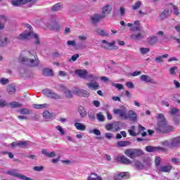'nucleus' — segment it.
<instances>
[{"label": "nucleus", "instance_id": "obj_3", "mask_svg": "<svg viewBox=\"0 0 180 180\" xmlns=\"http://www.w3.org/2000/svg\"><path fill=\"white\" fill-rule=\"evenodd\" d=\"M26 57L22 58V61L29 63L30 67H37L39 65V60L36 53H31L30 51H27Z\"/></svg>", "mask_w": 180, "mask_h": 180}, {"label": "nucleus", "instance_id": "obj_7", "mask_svg": "<svg viewBox=\"0 0 180 180\" xmlns=\"http://www.w3.org/2000/svg\"><path fill=\"white\" fill-rule=\"evenodd\" d=\"M37 2V0H12L11 5L13 6H23L27 4H32L34 5Z\"/></svg>", "mask_w": 180, "mask_h": 180}, {"label": "nucleus", "instance_id": "obj_20", "mask_svg": "<svg viewBox=\"0 0 180 180\" xmlns=\"http://www.w3.org/2000/svg\"><path fill=\"white\" fill-rule=\"evenodd\" d=\"M141 81H143L144 82H149L150 84H155V82L154 79H151L148 75H142L140 77Z\"/></svg>", "mask_w": 180, "mask_h": 180}, {"label": "nucleus", "instance_id": "obj_15", "mask_svg": "<svg viewBox=\"0 0 180 180\" xmlns=\"http://www.w3.org/2000/svg\"><path fill=\"white\" fill-rule=\"evenodd\" d=\"M112 6L109 4L104 6L102 8L101 15L105 16V18H107L108 15H110L112 12Z\"/></svg>", "mask_w": 180, "mask_h": 180}, {"label": "nucleus", "instance_id": "obj_55", "mask_svg": "<svg viewBox=\"0 0 180 180\" xmlns=\"http://www.w3.org/2000/svg\"><path fill=\"white\" fill-rule=\"evenodd\" d=\"M177 67L176 66H174L172 68H170L169 71H170V74L172 75H175L176 72L175 70H177Z\"/></svg>", "mask_w": 180, "mask_h": 180}, {"label": "nucleus", "instance_id": "obj_49", "mask_svg": "<svg viewBox=\"0 0 180 180\" xmlns=\"http://www.w3.org/2000/svg\"><path fill=\"white\" fill-rule=\"evenodd\" d=\"M56 128L57 130H58V131H60V133L62 136H64V134H65V131H64L63 127H61V126L58 125L57 127H56Z\"/></svg>", "mask_w": 180, "mask_h": 180}, {"label": "nucleus", "instance_id": "obj_46", "mask_svg": "<svg viewBox=\"0 0 180 180\" xmlns=\"http://www.w3.org/2000/svg\"><path fill=\"white\" fill-rule=\"evenodd\" d=\"M155 164L156 167H160L161 165V158L158 156L155 157Z\"/></svg>", "mask_w": 180, "mask_h": 180}, {"label": "nucleus", "instance_id": "obj_12", "mask_svg": "<svg viewBox=\"0 0 180 180\" xmlns=\"http://www.w3.org/2000/svg\"><path fill=\"white\" fill-rule=\"evenodd\" d=\"M117 160L121 164H124V165H130L131 164H133V162L124 155L117 157Z\"/></svg>", "mask_w": 180, "mask_h": 180}, {"label": "nucleus", "instance_id": "obj_8", "mask_svg": "<svg viewBox=\"0 0 180 180\" xmlns=\"http://www.w3.org/2000/svg\"><path fill=\"white\" fill-rule=\"evenodd\" d=\"M132 167L136 169H144V168L150 167V162L148 160H143V162L140 160H135Z\"/></svg>", "mask_w": 180, "mask_h": 180}, {"label": "nucleus", "instance_id": "obj_56", "mask_svg": "<svg viewBox=\"0 0 180 180\" xmlns=\"http://www.w3.org/2000/svg\"><path fill=\"white\" fill-rule=\"evenodd\" d=\"M113 124H108L105 126V129L106 130H108V131H110V130H112V129H113Z\"/></svg>", "mask_w": 180, "mask_h": 180}, {"label": "nucleus", "instance_id": "obj_27", "mask_svg": "<svg viewBox=\"0 0 180 180\" xmlns=\"http://www.w3.org/2000/svg\"><path fill=\"white\" fill-rule=\"evenodd\" d=\"M43 75H45V77H53L54 73L53 72V70L45 68L43 70Z\"/></svg>", "mask_w": 180, "mask_h": 180}, {"label": "nucleus", "instance_id": "obj_39", "mask_svg": "<svg viewBox=\"0 0 180 180\" xmlns=\"http://www.w3.org/2000/svg\"><path fill=\"white\" fill-rule=\"evenodd\" d=\"M168 54L166 53L165 55H162L161 56L157 57L155 58V61H157L158 63H163L162 58H168Z\"/></svg>", "mask_w": 180, "mask_h": 180}, {"label": "nucleus", "instance_id": "obj_6", "mask_svg": "<svg viewBox=\"0 0 180 180\" xmlns=\"http://www.w3.org/2000/svg\"><path fill=\"white\" fill-rule=\"evenodd\" d=\"M11 106L12 109H15L16 108H22L23 106V104L16 102V101H13L11 103H6L5 100L0 99V108H5V106Z\"/></svg>", "mask_w": 180, "mask_h": 180}, {"label": "nucleus", "instance_id": "obj_24", "mask_svg": "<svg viewBox=\"0 0 180 180\" xmlns=\"http://www.w3.org/2000/svg\"><path fill=\"white\" fill-rule=\"evenodd\" d=\"M63 8H64V5L61 3H58L53 6L51 11H53V12H57V11H61Z\"/></svg>", "mask_w": 180, "mask_h": 180}, {"label": "nucleus", "instance_id": "obj_9", "mask_svg": "<svg viewBox=\"0 0 180 180\" xmlns=\"http://www.w3.org/2000/svg\"><path fill=\"white\" fill-rule=\"evenodd\" d=\"M42 94L46 95L48 98H51V99H61V96L56 94L54 91L49 89L42 90Z\"/></svg>", "mask_w": 180, "mask_h": 180}, {"label": "nucleus", "instance_id": "obj_25", "mask_svg": "<svg viewBox=\"0 0 180 180\" xmlns=\"http://www.w3.org/2000/svg\"><path fill=\"white\" fill-rule=\"evenodd\" d=\"M172 170V165H171L162 166L160 167L161 172H168V173H169V172H171Z\"/></svg>", "mask_w": 180, "mask_h": 180}, {"label": "nucleus", "instance_id": "obj_22", "mask_svg": "<svg viewBox=\"0 0 180 180\" xmlns=\"http://www.w3.org/2000/svg\"><path fill=\"white\" fill-rule=\"evenodd\" d=\"M86 85L91 91H96V89H99V84L97 82L94 83H87Z\"/></svg>", "mask_w": 180, "mask_h": 180}, {"label": "nucleus", "instance_id": "obj_38", "mask_svg": "<svg viewBox=\"0 0 180 180\" xmlns=\"http://www.w3.org/2000/svg\"><path fill=\"white\" fill-rule=\"evenodd\" d=\"M130 37L132 40H140V39H143V37L142 33H138L136 34H131Z\"/></svg>", "mask_w": 180, "mask_h": 180}, {"label": "nucleus", "instance_id": "obj_30", "mask_svg": "<svg viewBox=\"0 0 180 180\" xmlns=\"http://www.w3.org/2000/svg\"><path fill=\"white\" fill-rule=\"evenodd\" d=\"M32 108H34V109H46V108H49V104H47V103L34 104L32 105Z\"/></svg>", "mask_w": 180, "mask_h": 180}, {"label": "nucleus", "instance_id": "obj_61", "mask_svg": "<svg viewBox=\"0 0 180 180\" xmlns=\"http://www.w3.org/2000/svg\"><path fill=\"white\" fill-rule=\"evenodd\" d=\"M126 86H127V88L131 89V88H134V85L133 84V82H127L126 83Z\"/></svg>", "mask_w": 180, "mask_h": 180}, {"label": "nucleus", "instance_id": "obj_17", "mask_svg": "<svg viewBox=\"0 0 180 180\" xmlns=\"http://www.w3.org/2000/svg\"><path fill=\"white\" fill-rule=\"evenodd\" d=\"M114 115H118L120 117H122V119H126V115L127 113V111L126 109H114L113 110Z\"/></svg>", "mask_w": 180, "mask_h": 180}, {"label": "nucleus", "instance_id": "obj_29", "mask_svg": "<svg viewBox=\"0 0 180 180\" xmlns=\"http://www.w3.org/2000/svg\"><path fill=\"white\" fill-rule=\"evenodd\" d=\"M6 44H8V38L4 35L0 36V47H4Z\"/></svg>", "mask_w": 180, "mask_h": 180}, {"label": "nucleus", "instance_id": "obj_33", "mask_svg": "<svg viewBox=\"0 0 180 180\" xmlns=\"http://www.w3.org/2000/svg\"><path fill=\"white\" fill-rule=\"evenodd\" d=\"M87 180H102V178L98 176L96 173H91V176H88Z\"/></svg>", "mask_w": 180, "mask_h": 180}, {"label": "nucleus", "instance_id": "obj_26", "mask_svg": "<svg viewBox=\"0 0 180 180\" xmlns=\"http://www.w3.org/2000/svg\"><path fill=\"white\" fill-rule=\"evenodd\" d=\"M180 144V136L173 138L171 141V146L172 147H178Z\"/></svg>", "mask_w": 180, "mask_h": 180}, {"label": "nucleus", "instance_id": "obj_28", "mask_svg": "<svg viewBox=\"0 0 180 180\" xmlns=\"http://www.w3.org/2000/svg\"><path fill=\"white\" fill-rule=\"evenodd\" d=\"M96 33H97V34H98L99 36H102L103 37H109V34L106 32V31L101 30L99 28L96 30Z\"/></svg>", "mask_w": 180, "mask_h": 180}, {"label": "nucleus", "instance_id": "obj_63", "mask_svg": "<svg viewBox=\"0 0 180 180\" xmlns=\"http://www.w3.org/2000/svg\"><path fill=\"white\" fill-rule=\"evenodd\" d=\"M130 30H131V32H136V30L140 31V27L135 26V27H131Z\"/></svg>", "mask_w": 180, "mask_h": 180}, {"label": "nucleus", "instance_id": "obj_13", "mask_svg": "<svg viewBox=\"0 0 180 180\" xmlns=\"http://www.w3.org/2000/svg\"><path fill=\"white\" fill-rule=\"evenodd\" d=\"M129 119L131 122H137V113L133 110H129L125 115V120Z\"/></svg>", "mask_w": 180, "mask_h": 180}, {"label": "nucleus", "instance_id": "obj_19", "mask_svg": "<svg viewBox=\"0 0 180 180\" xmlns=\"http://www.w3.org/2000/svg\"><path fill=\"white\" fill-rule=\"evenodd\" d=\"M91 22L94 25L95 23H98L100 20H102V19H105V15H102V14H94L91 18Z\"/></svg>", "mask_w": 180, "mask_h": 180}, {"label": "nucleus", "instance_id": "obj_47", "mask_svg": "<svg viewBox=\"0 0 180 180\" xmlns=\"http://www.w3.org/2000/svg\"><path fill=\"white\" fill-rule=\"evenodd\" d=\"M64 94L66 96V98H72V93L71 91L66 89L64 91Z\"/></svg>", "mask_w": 180, "mask_h": 180}, {"label": "nucleus", "instance_id": "obj_16", "mask_svg": "<svg viewBox=\"0 0 180 180\" xmlns=\"http://www.w3.org/2000/svg\"><path fill=\"white\" fill-rule=\"evenodd\" d=\"M129 178H130V173L129 172H121L114 176L115 180L129 179Z\"/></svg>", "mask_w": 180, "mask_h": 180}, {"label": "nucleus", "instance_id": "obj_2", "mask_svg": "<svg viewBox=\"0 0 180 180\" xmlns=\"http://www.w3.org/2000/svg\"><path fill=\"white\" fill-rule=\"evenodd\" d=\"M26 27L30 30V32L24 31L23 33L20 34L17 39L18 40H30V39H33L34 37L35 39V44H40V39H39V35L37 34H34L33 32V27L32 25L27 24Z\"/></svg>", "mask_w": 180, "mask_h": 180}, {"label": "nucleus", "instance_id": "obj_5", "mask_svg": "<svg viewBox=\"0 0 180 180\" xmlns=\"http://www.w3.org/2000/svg\"><path fill=\"white\" fill-rule=\"evenodd\" d=\"M4 174H6L7 175H11V176H14L15 178H19L20 179L22 180H33L30 177H27L25 175L20 174L19 172H18V170L15 169L8 170L7 172H4Z\"/></svg>", "mask_w": 180, "mask_h": 180}, {"label": "nucleus", "instance_id": "obj_35", "mask_svg": "<svg viewBox=\"0 0 180 180\" xmlns=\"http://www.w3.org/2000/svg\"><path fill=\"white\" fill-rule=\"evenodd\" d=\"M160 19L162 20L167 19V18L169 16V9L164 10L162 13L160 15Z\"/></svg>", "mask_w": 180, "mask_h": 180}, {"label": "nucleus", "instance_id": "obj_58", "mask_svg": "<svg viewBox=\"0 0 180 180\" xmlns=\"http://www.w3.org/2000/svg\"><path fill=\"white\" fill-rule=\"evenodd\" d=\"M93 105L96 106V108H99L101 106V102L98 100L93 101Z\"/></svg>", "mask_w": 180, "mask_h": 180}, {"label": "nucleus", "instance_id": "obj_32", "mask_svg": "<svg viewBox=\"0 0 180 180\" xmlns=\"http://www.w3.org/2000/svg\"><path fill=\"white\" fill-rule=\"evenodd\" d=\"M78 112L79 113L82 117H84L86 115V111L85 110V108L82 105H79L78 108Z\"/></svg>", "mask_w": 180, "mask_h": 180}, {"label": "nucleus", "instance_id": "obj_14", "mask_svg": "<svg viewBox=\"0 0 180 180\" xmlns=\"http://www.w3.org/2000/svg\"><path fill=\"white\" fill-rule=\"evenodd\" d=\"M75 74L79 77V78H82L83 79H86V77H88V71L86 70H81L78 69L75 71Z\"/></svg>", "mask_w": 180, "mask_h": 180}, {"label": "nucleus", "instance_id": "obj_52", "mask_svg": "<svg viewBox=\"0 0 180 180\" xmlns=\"http://www.w3.org/2000/svg\"><path fill=\"white\" fill-rule=\"evenodd\" d=\"M96 78H97L96 76L92 74L88 75V72H87L86 79H89L90 81H94V79H96Z\"/></svg>", "mask_w": 180, "mask_h": 180}, {"label": "nucleus", "instance_id": "obj_43", "mask_svg": "<svg viewBox=\"0 0 180 180\" xmlns=\"http://www.w3.org/2000/svg\"><path fill=\"white\" fill-rule=\"evenodd\" d=\"M88 115L90 120H95V112L92 110L89 111Z\"/></svg>", "mask_w": 180, "mask_h": 180}, {"label": "nucleus", "instance_id": "obj_18", "mask_svg": "<svg viewBox=\"0 0 180 180\" xmlns=\"http://www.w3.org/2000/svg\"><path fill=\"white\" fill-rule=\"evenodd\" d=\"M146 151L148 153H155V151H165V148H162V147H157V146H148L146 147Z\"/></svg>", "mask_w": 180, "mask_h": 180}, {"label": "nucleus", "instance_id": "obj_57", "mask_svg": "<svg viewBox=\"0 0 180 180\" xmlns=\"http://www.w3.org/2000/svg\"><path fill=\"white\" fill-rule=\"evenodd\" d=\"M130 136H132V137H136V136H137L139 134L134 132V131L133 129H129L128 130Z\"/></svg>", "mask_w": 180, "mask_h": 180}, {"label": "nucleus", "instance_id": "obj_45", "mask_svg": "<svg viewBox=\"0 0 180 180\" xmlns=\"http://www.w3.org/2000/svg\"><path fill=\"white\" fill-rule=\"evenodd\" d=\"M66 44H68V46H71L72 47H77V42L75 40L67 41Z\"/></svg>", "mask_w": 180, "mask_h": 180}, {"label": "nucleus", "instance_id": "obj_44", "mask_svg": "<svg viewBox=\"0 0 180 180\" xmlns=\"http://www.w3.org/2000/svg\"><path fill=\"white\" fill-rule=\"evenodd\" d=\"M97 119H98V120H99V122L105 121V117L103 116V114H102V112H98L97 114Z\"/></svg>", "mask_w": 180, "mask_h": 180}, {"label": "nucleus", "instance_id": "obj_59", "mask_svg": "<svg viewBox=\"0 0 180 180\" xmlns=\"http://www.w3.org/2000/svg\"><path fill=\"white\" fill-rule=\"evenodd\" d=\"M43 116H44V117H46V119H49V117H50V112L44 111L43 112Z\"/></svg>", "mask_w": 180, "mask_h": 180}, {"label": "nucleus", "instance_id": "obj_23", "mask_svg": "<svg viewBox=\"0 0 180 180\" xmlns=\"http://www.w3.org/2000/svg\"><path fill=\"white\" fill-rule=\"evenodd\" d=\"M158 41V38L156 36H152L147 39V42L150 46H154Z\"/></svg>", "mask_w": 180, "mask_h": 180}, {"label": "nucleus", "instance_id": "obj_53", "mask_svg": "<svg viewBox=\"0 0 180 180\" xmlns=\"http://www.w3.org/2000/svg\"><path fill=\"white\" fill-rule=\"evenodd\" d=\"M173 11L176 16H178L179 15V11L178 10V7L176 6L173 5Z\"/></svg>", "mask_w": 180, "mask_h": 180}, {"label": "nucleus", "instance_id": "obj_62", "mask_svg": "<svg viewBox=\"0 0 180 180\" xmlns=\"http://www.w3.org/2000/svg\"><path fill=\"white\" fill-rule=\"evenodd\" d=\"M73 94H75V95H77L78 96H79V94H81V90H79V89L76 88L73 91Z\"/></svg>", "mask_w": 180, "mask_h": 180}, {"label": "nucleus", "instance_id": "obj_10", "mask_svg": "<svg viewBox=\"0 0 180 180\" xmlns=\"http://www.w3.org/2000/svg\"><path fill=\"white\" fill-rule=\"evenodd\" d=\"M101 43L105 44L103 46V49L105 50H117L119 47L116 46V41H112L111 42H108L106 40L103 39L101 41Z\"/></svg>", "mask_w": 180, "mask_h": 180}, {"label": "nucleus", "instance_id": "obj_50", "mask_svg": "<svg viewBox=\"0 0 180 180\" xmlns=\"http://www.w3.org/2000/svg\"><path fill=\"white\" fill-rule=\"evenodd\" d=\"M34 171H37L38 172H40L41 171H43L44 169V167L43 166H35L33 167Z\"/></svg>", "mask_w": 180, "mask_h": 180}, {"label": "nucleus", "instance_id": "obj_42", "mask_svg": "<svg viewBox=\"0 0 180 180\" xmlns=\"http://www.w3.org/2000/svg\"><path fill=\"white\" fill-rule=\"evenodd\" d=\"M141 6V1H137L134 5L131 6V8L133 11H137L138 9H140Z\"/></svg>", "mask_w": 180, "mask_h": 180}, {"label": "nucleus", "instance_id": "obj_1", "mask_svg": "<svg viewBox=\"0 0 180 180\" xmlns=\"http://www.w3.org/2000/svg\"><path fill=\"white\" fill-rule=\"evenodd\" d=\"M158 123L155 127V130L157 133L167 134L174 131V127L169 125L165 119V117L162 114L158 115Z\"/></svg>", "mask_w": 180, "mask_h": 180}, {"label": "nucleus", "instance_id": "obj_41", "mask_svg": "<svg viewBox=\"0 0 180 180\" xmlns=\"http://www.w3.org/2000/svg\"><path fill=\"white\" fill-rule=\"evenodd\" d=\"M89 92L86 90H80L79 96H82L83 98H88L89 96Z\"/></svg>", "mask_w": 180, "mask_h": 180}, {"label": "nucleus", "instance_id": "obj_36", "mask_svg": "<svg viewBox=\"0 0 180 180\" xmlns=\"http://www.w3.org/2000/svg\"><path fill=\"white\" fill-rule=\"evenodd\" d=\"M7 92L9 95H13V94L16 93V88L12 85H8L7 87Z\"/></svg>", "mask_w": 180, "mask_h": 180}, {"label": "nucleus", "instance_id": "obj_34", "mask_svg": "<svg viewBox=\"0 0 180 180\" xmlns=\"http://www.w3.org/2000/svg\"><path fill=\"white\" fill-rule=\"evenodd\" d=\"M75 127H76V129L77 130H80L82 131H84V130H85V129H86V126H85L79 122L75 123Z\"/></svg>", "mask_w": 180, "mask_h": 180}, {"label": "nucleus", "instance_id": "obj_40", "mask_svg": "<svg viewBox=\"0 0 180 180\" xmlns=\"http://www.w3.org/2000/svg\"><path fill=\"white\" fill-rule=\"evenodd\" d=\"M19 113L21 115H29L30 113V110L28 108H20L18 110Z\"/></svg>", "mask_w": 180, "mask_h": 180}, {"label": "nucleus", "instance_id": "obj_21", "mask_svg": "<svg viewBox=\"0 0 180 180\" xmlns=\"http://www.w3.org/2000/svg\"><path fill=\"white\" fill-rule=\"evenodd\" d=\"M41 154H43V155H45V157H47L48 158H54V157H56V152L51 151L49 153L47 151V149H42Z\"/></svg>", "mask_w": 180, "mask_h": 180}, {"label": "nucleus", "instance_id": "obj_60", "mask_svg": "<svg viewBox=\"0 0 180 180\" xmlns=\"http://www.w3.org/2000/svg\"><path fill=\"white\" fill-rule=\"evenodd\" d=\"M79 58V54L77 53L72 56V61H77V59Z\"/></svg>", "mask_w": 180, "mask_h": 180}, {"label": "nucleus", "instance_id": "obj_51", "mask_svg": "<svg viewBox=\"0 0 180 180\" xmlns=\"http://www.w3.org/2000/svg\"><path fill=\"white\" fill-rule=\"evenodd\" d=\"M140 51L141 54H147V53H150V49L148 48H141Z\"/></svg>", "mask_w": 180, "mask_h": 180}, {"label": "nucleus", "instance_id": "obj_31", "mask_svg": "<svg viewBox=\"0 0 180 180\" xmlns=\"http://www.w3.org/2000/svg\"><path fill=\"white\" fill-rule=\"evenodd\" d=\"M131 143L129 141H121L117 142L118 147H127Z\"/></svg>", "mask_w": 180, "mask_h": 180}, {"label": "nucleus", "instance_id": "obj_48", "mask_svg": "<svg viewBox=\"0 0 180 180\" xmlns=\"http://www.w3.org/2000/svg\"><path fill=\"white\" fill-rule=\"evenodd\" d=\"M18 147H26L27 146V141H20L18 142Z\"/></svg>", "mask_w": 180, "mask_h": 180}, {"label": "nucleus", "instance_id": "obj_4", "mask_svg": "<svg viewBox=\"0 0 180 180\" xmlns=\"http://www.w3.org/2000/svg\"><path fill=\"white\" fill-rule=\"evenodd\" d=\"M124 154L129 158H137L139 157H141V155H144V152L141 149L137 148H128L124 150Z\"/></svg>", "mask_w": 180, "mask_h": 180}, {"label": "nucleus", "instance_id": "obj_11", "mask_svg": "<svg viewBox=\"0 0 180 180\" xmlns=\"http://www.w3.org/2000/svg\"><path fill=\"white\" fill-rule=\"evenodd\" d=\"M170 115L173 116V121L174 123L178 124L179 122H178V119L179 118L180 114H179V109L177 108H172L169 111Z\"/></svg>", "mask_w": 180, "mask_h": 180}, {"label": "nucleus", "instance_id": "obj_54", "mask_svg": "<svg viewBox=\"0 0 180 180\" xmlns=\"http://www.w3.org/2000/svg\"><path fill=\"white\" fill-rule=\"evenodd\" d=\"M1 84H2V85H6V84H9V79H5V78H2L0 80Z\"/></svg>", "mask_w": 180, "mask_h": 180}, {"label": "nucleus", "instance_id": "obj_64", "mask_svg": "<svg viewBox=\"0 0 180 180\" xmlns=\"http://www.w3.org/2000/svg\"><path fill=\"white\" fill-rule=\"evenodd\" d=\"M115 86L117 89H123V84H115Z\"/></svg>", "mask_w": 180, "mask_h": 180}, {"label": "nucleus", "instance_id": "obj_37", "mask_svg": "<svg viewBox=\"0 0 180 180\" xmlns=\"http://www.w3.org/2000/svg\"><path fill=\"white\" fill-rule=\"evenodd\" d=\"M51 27H52V29H53L54 30H60V29H61V26L56 20L52 22Z\"/></svg>", "mask_w": 180, "mask_h": 180}]
</instances>
